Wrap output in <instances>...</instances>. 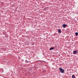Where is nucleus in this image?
<instances>
[{"mask_svg":"<svg viewBox=\"0 0 78 78\" xmlns=\"http://www.w3.org/2000/svg\"><path fill=\"white\" fill-rule=\"evenodd\" d=\"M59 70H60L61 73H64V72H65V71H64V69H63L61 68H59Z\"/></svg>","mask_w":78,"mask_h":78,"instance_id":"f257e3e1","label":"nucleus"},{"mask_svg":"<svg viewBox=\"0 0 78 78\" xmlns=\"http://www.w3.org/2000/svg\"><path fill=\"white\" fill-rule=\"evenodd\" d=\"M78 52V50H76V51H73V54L74 55H75V54H76Z\"/></svg>","mask_w":78,"mask_h":78,"instance_id":"f03ea898","label":"nucleus"},{"mask_svg":"<svg viewBox=\"0 0 78 78\" xmlns=\"http://www.w3.org/2000/svg\"><path fill=\"white\" fill-rule=\"evenodd\" d=\"M62 27L63 28H66V27H67V25L64 24L62 25Z\"/></svg>","mask_w":78,"mask_h":78,"instance_id":"7ed1b4c3","label":"nucleus"},{"mask_svg":"<svg viewBox=\"0 0 78 78\" xmlns=\"http://www.w3.org/2000/svg\"><path fill=\"white\" fill-rule=\"evenodd\" d=\"M58 33H62V31L61 30V29H58Z\"/></svg>","mask_w":78,"mask_h":78,"instance_id":"20e7f679","label":"nucleus"},{"mask_svg":"<svg viewBox=\"0 0 78 78\" xmlns=\"http://www.w3.org/2000/svg\"><path fill=\"white\" fill-rule=\"evenodd\" d=\"M53 49H54V47L51 48H50V50H53Z\"/></svg>","mask_w":78,"mask_h":78,"instance_id":"39448f33","label":"nucleus"},{"mask_svg":"<svg viewBox=\"0 0 78 78\" xmlns=\"http://www.w3.org/2000/svg\"><path fill=\"white\" fill-rule=\"evenodd\" d=\"M75 34H76V36H78V32H76L75 33Z\"/></svg>","mask_w":78,"mask_h":78,"instance_id":"423d86ee","label":"nucleus"},{"mask_svg":"<svg viewBox=\"0 0 78 78\" xmlns=\"http://www.w3.org/2000/svg\"><path fill=\"white\" fill-rule=\"evenodd\" d=\"M5 37L6 38H7L8 37V35H5Z\"/></svg>","mask_w":78,"mask_h":78,"instance_id":"0eeeda50","label":"nucleus"},{"mask_svg":"<svg viewBox=\"0 0 78 78\" xmlns=\"http://www.w3.org/2000/svg\"><path fill=\"white\" fill-rule=\"evenodd\" d=\"M25 62H26V63H28V61H27V60H26L25 61Z\"/></svg>","mask_w":78,"mask_h":78,"instance_id":"6e6552de","label":"nucleus"},{"mask_svg":"<svg viewBox=\"0 0 78 78\" xmlns=\"http://www.w3.org/2000/svg\"><path fill=\"white\" fill-rule=\"evenodd\" d=\"M43 72L44 73H45V72H46V70H44Z\"/></svg>","mask_w":78,"mask_h":78,"instance_id":"1a4fd4ad","label":"nucleus"},{"mask_svg":"<svg viewBox=\"0 0 78 78\" xmlns=\"http://www.w3.org/2000/svg\"><path fill=\"white\" fill-rule=\"evenodd\" d=\"M72 78H75V76L74 75H73L72 76Z\"/></svg>","mask_w":78,"mask_h":78,"instance_id":"9d476101","label":"nucleus"},{"mask_svg":"<svg viewBox=\"0 0 78 78\" xmlns=\"http://www.w3.org/2000/svg\"><path fill=\"white\" fill-rule=\"evenodd\" d=\"M32 45H34V44H32Z\"/></svg>","mask_w":78,"mask_h":78,"instance_id":"9b49d317","label":"nucleus"},{"mask_svg":"<svg viewBox=\"0 0 78 78\" xmlns=\"http://www.w3.org/2000/svg\"><path fill=\"white\" fill-rule=\"evenodd\" d=\"M40 39H41V38Z\"/></svg>","mask_w":78,"mask_h":78,"instance_id":"f8f14e48","label":"nucleus"},{"mask_svg":"<svg viewBox=\"0 0 78 78\" xmlns=\"http://www.w3.org/2000/svg\"><path fill=\"white\" fill-rule=\"evenodd\" d=\"M15 73V72H14V73Z\"/></svg>","mask_w":78,"mask_h":78,"instance_id":"ddd939ff","label":"nucleus"}]
</instances>
